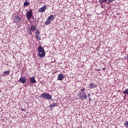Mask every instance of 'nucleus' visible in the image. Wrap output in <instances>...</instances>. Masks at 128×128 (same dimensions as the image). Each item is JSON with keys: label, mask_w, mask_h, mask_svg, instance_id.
<instances>
[{"label": "nucleus", "mask_w": 128, "mask_h": 128, "mask_svg": "<svg viewBox=\"0 0 128 128\" xmlns=\"http://www.w3.org/2000/svg\"><path fill=\"white\" fill-rule=\"evenodd\" d=\"M30 4V3L28 2L25 1L24 3V6H28Z\"/></svg>", "instance_id": "obj_15"}, {"label": "nucleus", "mask_w": 128, "mask_h": 128, "mask_svg": "<svg viewBox=\"0 0 128 128\" xmlns=\"http://www.w3.org/2000/svg\"><path fill=\"white\" fill-rule=\"evenodd\" d=\"M109 2H112V0H108Z\"/></svg>", "instance_id": "obj_22"}, {"label": "nucleus", "mask_w": 128, "mask_h": 128, "mask_svg": "<svg viewBox=\"0 0 128 128\" xmlns=\"http://www.w3.org/2000/svg\"><path fill=\"white\" fill-rule=\"evenodd\" d=\"M124 124L126 126V128H128V121H126L124 123Z\"/></svg>", "instance_id": "obj_19"}, {"label": "nucleus", "mask_w": 128, "mask_h": 128, "mask_svg": "<svg viewBox=\"0 0 128 128\" xmlns=\"http://www.w3.org/2000/svg\"><path fill=\"white\" fill-rule=\"evenodd\" d=\"M79 96L82 98V100H86L88 96H86V94L84 92H80L78 94Z\"/></svg>", "instance_id": "obj_4"}, {"label": "nucleus", "mask_w": 128, "mask_h": 128, "mask_svg": "<svg viewBox=\"0 0 128 128\" xmlns=\"http://www.w3.org/2000/svg\"><path fill=\"white\" fill-rule=\"evenodd\" d=\"M56 106V103H53L51 104L50 106L52 108H54Z\"/></svg>", "instance_id": "obj_18"}, {"label": "nucleus", "mask_w": 128, "mask_h": 128, "mask_svg": "<svg viewBox=\"0 0 128 128\" xmlns=\"http://www.w3.org/2000/svg\"><path fill=\"white\" fill-rule=\"evenodd\" d=\"M89 86L90 88H96L98 86V85L96 84H94V83H91Z\"/></svg>", "instance_id": "obj_11"}, {"label": "nucleus", "mask_w": 128, "mask_h": 128, "mask_svg": "<svg viewBox=\"0 0 128 128\" xmlns=\"http://www.w3.org/2000/svg\"><path fill=\"white\" fill-rule=\"evenodd\" d=\"M123 94H128V88L126 89V90H124L123 92Z\"/></svg>", "instance_id": "obj_20"}, {"label": "nucleus", "mask_w": 128, "mask_h": 128, "mask_svg": "<svg viewBox=\"0 0 128 128\" xmlns=\"http://www.w3.org/2000/svg\"><path fill=\"white\" fill-rule=\"evenodd\" d=\"M48 19L49 20H50V22H52V20H54V15H50L48 16Z\"/></svg>", "instance_id": "obj_13"}, {"label": "nucleus", "mask_w": 128, "mask_h": 128, "mask_svg": "<svg viewBox=\"0 0 128 128\" xmlns=\"http://www.w3.org/2000/svg\"><path fill=\"white\" fill-rule=\"evenodd\" d=\"M58 80H64V74H59Z\"/></svg>", "instance_id": "obj_9"}, {"label": "nucleus", "mask_w": 128, "mask_h": 128, "mask_svg": "<svg viewBox=\"0 0 128 128\" xmlns=\"http://www.w3.org/2000/svg\"><path fill=\"white\" fill-rule=\"evenodd\" d=\"M90 94H88V98H90Z\"/></svg>", "instance_id": "obj_23"}, {"label": "nucleus", "mask_w": 128, "mask_h": 128, "mask_svg": "<svg viewBox=\"0 0 128 128\" xmlns=\"http://www.w3.org/2000/svg\"><path fill=\"white\" fill-rule=\"evenodd\" d=\"M46 6H44L39 8V10H38V12H46Z\"/></svg>", "instance_id": "obj_6"}, {"label": "nucleus", "mask_w": 128, "mask_h": 128, "mask_svg": "<svg viewBox=\"0 0 128 128\" xmlns=\"http://www.w3.org/2000/svg\"><path fill=\"white\" fill-rule=\"evenodd\" d=\"M30 34H32V32H30Z\"/></svg>", "instance_id": "obj_28"}, {"label": "nucleus", "mask_w": 128, "mask_h": 128, "mask_svg": "<svg viewBox=\"0 0 128 128\" xmlns=\"http://www.w3.org/2000/svg\"><path fill=\"white\" fill-rule=\"evenodd\" d=\"M92 99H90V97H89V100H91Z\"/></svg>", "instance_id": "obj_25"}, {"label": "nucleus", "mask_w": 128, "mask_h": 128, "mask_svg": "<svg viewBox=\"0 0 128 128\" xmlns=\"http://www.w3.org/2000/svg\"><path fill=\"white\" fill-rule=\"evenodd\" d=\"M13 20L16 22H18L20 20V16H16L13 18Z\"/></svg>", "instance_id": "obj_8"}, {"label": "nucleus", "mask_w": 128, "mask_h": 128, "mask_svg": "<svg viewBox=\"0 0 128 128\" xmlns=\"http://www.w3.org/2000/svg\"><path fill=\"white\" fill-rule=\"evenodd\" d=\"M35 38L36 40H40V31L38 30L36 32H35Z\"/></svg>", "instance_id": "obj_5"}, {"label": "nucleus", "mask_w": 128, "mask_h": 128, "mask_svg": "<svg viewBox=\"0 0 128 128\" xmlns=\"http://www.w3.org/2000/svg\"><path fill=\"white\" fill-rule=\"evenodd\" d=\"M30 80L32 84H36V78H34V77H31L30 78Z\"/></svg>", "instance_id": "obj_10"}, {"label": "nucleus", "mask_w": 128, "mask_h": 128, "mask_svg": "<svg viewBox=\"0 0 128 128\" xmlns=\"http://www.w3.org/2000/svg\"><path fill=\"white\" fill-rule=\"evenodd\" d=\"M22 110L23 112H24V110L23 108H22Z\"/></svg>", "instance_id": "obj_26"}, {"label": "nucleus", "mask_w": 128, "mask_h": 128, "mask_svg": "<svg viewBox=\"0 0 128 128\" xmlns=\"http://www.w3.org/2000/svg\"><path fill=\"white\" fill-rule=\"evenodd\" d=\"M106 70V67L102 68V70Z\"/></svg>", "instance_id": "obj_24"}, {"label": "nucleus", "mask_w": 128, "mask_h": 128, "mask_svg": "<svg viewBox=\"0 0 128 128\" xmlns=\"http://www.w3.org/2000/svg\"><path fill=\"white\" fill-rule=\"evenodd\" d=\"M31 30L32 32H34V30H36V26L34 25H33L31 26Z\"/></svg>", "instance_id": "obj_12"}, {"label": "nucleus", "mask_w": 128, "mask_h": 128, "mask_svg": "<svg viewBox=\"0 0 128 128\" xmlns=\"http://www.w3.org/2000/svg\"><path fill=\"white\" fill-rule=\"evenodd\" d=\"M126 58H127V60H128V55L126 56Z\"/></svg>", "instance_id": "obj_27"}, {"label": "nucleus", "mask_w": 128, "mask_h": 128, "mask_svg": "<svg viewBox=\"0 0 128 128\" xmlns=\"http://www.w3.org/2000/svg\"><path fill=\"white\" fill-rule=\"evenodd\" d=\"M32 18H34L32 16V10L30 9V10L27 12L26 18L28 20H30Z\"/></svg>", "instance_id": "obj_3"}, {"label": "nucleus", "mask_w": 128, "mask_h": 128, "mask_svg": "<svg viewBox=\"0 0 128 128\" xmlns=\"http://www.w3.org/2000/svg\"><path fill=\"white\" fill-rule=\"evenodd\" d=\"M40 96L42 98H44L46 100H52V95L50 94L48 92L42 93L41 94Z\"/></svg>", "instance_id": "obj_2"}, {"label": "nucleus", "mask_w": 128, "mask_h": 128, "mask_svg": "<svg viewBox=\"0 0 128 128\" xmlns=\"http://www.w3.org/2000/svg\"><path fill=\"white\" fill-rule=\"evenodd\" d=\"M4 74L5 76H6V74L7 76H8V74H10V70L8 71H4Z\"/></svg>", "instance_id": "obj_16"}, {"label": "nucleus", "mask_w": 128, "mask_h": 128, "mask_svg": "<svg viewBox=\"0 0 128 128\" xmlns=\"http://www.w3.org/2000/svg\"><path fill=\"white\" fill-rule=\"evenodd\" d=\"M38 56L40 58H42L44 56H46V52L44 51V49L42 46H39L38 48Z\"/></svg>", "instance_id": "obj_1"}, {"label": "nucleus", "mask_w": 128, "mask_h": 128, "mask_svg": "<svg viewBox=\"0 0 128 128\" xmlns=\"http://www.w3.org/2000/svg\"><path fill=\"white\" fill-rule=\"evenodd\" d=\"M19 82H22V84H26V77H21L19 80Z\"/></svg>", "instance_id": "obj_7"}, {"label": "nucleus", "mask_w": 128, "mask_h": 128, "mask_svg": "<svg viewBox=\"0 0 128 128\" xmlns=\"http://www.w3.org/2000/svg\"><path fill=\"white\" fill-rule=\"evenodd\" d=\"M84 90H86V89H84V88L82 89H81L80 92H84Z\"/></svg>", "instance_id": "obj_21"}, {"label": "nucleus", "mask_w": 128, "mask_h": 128, "mask_svg": "<svg viewBox=\"0 0 128 128\" xmlns=\"http://www.w3.org/2000/svg\"><path fill=\"white\" fill-rule=\"evenodd\" d=\"M52 74H56V72H54H54H52Z\"/></svg>", "instance_id": "obj_29"}, {"label": "nucleus", "mask_w": 128, "mask_h": 128, "mask_svg": "<svg viewBox=\"0 0 128 128\" xmlns=\"http://www.w3.org/2000/svg\"><path fill=\"white\" fill-rule=\"evenodd\" d=\"M51 22H52V21H50V20H48V19L47 18L46 20V22H45V24H46V26H48V25L50 24Z\"/></svg>", "instance_id": "obj_14"}, {"label": "nucleus", "mask_w": 128, "mask_h": 128, "mask_svg": "<svg viewBox=\"0 0 128 128\" xmlns=\"http://www.w3.org/2000/svg\"><path fill=\"white\" fill-rule=\"evenodd\" d=\"M108 0H99V2H100V4H102L104 2H106Z\"/></svg>", "instance_id": "obj_17"}, {"label": "nucleus", "mask_w": 128, "mask_h": 128, "mask_svg": "<svg viewBox=\"0 0 128 128\" xmlns=\"http://www.w3.org/2000/svg\"><path fill=\"white\" fill-rule=\"evenodd\" d=\"M26 2H28V0H26Z\"/></svg>", "instance_id": "obj_30"}]
</instances>
